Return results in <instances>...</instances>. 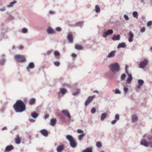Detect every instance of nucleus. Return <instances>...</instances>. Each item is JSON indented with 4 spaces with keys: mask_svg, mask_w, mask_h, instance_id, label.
Segmentation results:
<instances>
[{
    "mask_svg": "<svg viewBox=\"0 0 152 152\" xmlns=\"http://www.w3.org/2000/svg\"><path fill=\"white\" fill-rule=\"evenodd\" d=\"M140 145L145 147L152 148V136L148 134L143 135L140 142Z\"/></svg>",
    "mask_w": 152,
    "mask_h": 152,
    "instance_id": "f257e3e1",
    "label": "nucleus"
},
{
    "mask_svg": "<svg viewBox=\"0 0 152 152\" xmlns=\"http://www.w3.org/2000/svg\"><path fill=\"white\" fill-rule=\"evenodd\" d=\"M13 107L16 112L21 113L26 110L25 104L21 100H18L13 105Z\"/></svg>",
    "mask_w": 152,
    "mask_h": 152,
    "instance_id": "f03ea898",
    "label": "nucleus"
},
{
    "mask_svg": "<svg viewBox=\"0 0 152 152\" xmlns=\"http://www.w3.org/2000/svg\"><path fill=\"white\" fill-rule=\"evenodd\" d=\"M109 67L111 70L114 72L118 71L120 69L119 66L117 63L112 64Z\"/></svg>",
    "mask_w": 152,
    "mask_h": 152,
    "instance_id": "7ed1b4c3",
    "label": "nucleus"
},
{
    "mask_svg": "<svg viewBox=\"0 0 152 152\" xmlns=\"http://www.w3.org/2000/svg\"><path fill=\"white\" fill-rule=\"evenodd\" d=\"M14 58L16 61L18 62H23L26 61V58L24 56L20 55H16Z\"/></svg>",
    "mask_w": 152,
    "mask_h": 152,
    "instance_id": "20e7f679",
    "label": "nucleus"
},
{
    "mask_svg": "<svg viewBox=\"0 0 152 152\" xmlns=\"http://www.w3.org/2000/svg\"><path fill=\"white\" fill-rule=\"evenodd\" d=\"M148 62V60L146 59L141 61L139 65V68L141 69L145 68L147 65Z\"/></svg>",
    "mask_w": 152,
    "mask_h": 152,
    "instance_id": "39448f33",
    "label": "nucleus"
},
{
    "mask_svg": "<svg viewBox=\"0 0 152 152\" xmlns=\"http://www.w3.org/2000/svg\"><path fill=\"white\" fill-rule=\"evenodd\" d=\"M95 97V96L94 95L93 96H89L87 99L86 100L85 105L86 106L88 105L93 99Z\"/></svg>",
    "mask_w": 152,
    "mask_h": 152,
    "instance_id": "423d86ee",
    "label": "nucleus"
},
{
    "mask_svg": "<svg viewBox=\"0 0 152 152\" xmlns=\"http://www.w3.org/2000/svg\"><path fill=\"white\" fill-rule=\"evenodd\" d=\"M127 78L126 80L127 83H130L132 80L133 77L131 73L126 75Z\"/></svg>",
    "mask_w": 152,
    "mask_h": 152,
    "instance_id": "0eeeda50",
    "label": "nucleus"
},
{
    "mask_svg": "<svg viewBox=\"0 0 152 152\" xmlns=\"http://www.w3.org/2000/svg\"><path fill=\"white\" fill-rule=\"evenodd\" d=\"M113 32L112 30H108L103 33V36L104 37H106L108 35L112 34Z\"/></svg>",
    "mask_w": 152,
    "mask_h": 152,
    "instance_id": "6e6552de",
    "label": "nucleus"
},
{
    "mask_svg": "<svg viewBox=\"0 0 152 152\" xmlns=\"http://www.w3.org/2000/svg\"><path fill=\"white\" fill-rule=\"evenodd\" d=\"M129 36L128 41L129 42H131L133 41V38L134 37V34L131 31H129L128 34Z\"/></svg>",
    "mask_w": 152,
    "mask_h": 152,
    "instance_id": "1a4fd4ad",
    "label": "nucleus"
},
{
    "mask_svg": "<svg viewBox=\"0 0 152 152\" xmlns=\"http://www.w3.org/2000/svg\"><path fill=\"white\" fill-rule=\"evenodd\" d=\"M61 112L63 114L66 116L69 119H71V116L69 112L67 110H63Z\"/></svg>",
    "mask_w": 152,
    "mask_h": 152,
    "instance_id": "9d476101",
    "label": "nucleus"
},
{
    "mask_svg": "<svg viewBox=\"0 0 152 152\" xmlns=\"http://www.w3.org/2000/svg\"><path fill=\"white\" fill-rule=\"evenodd\" d=\"M137 82L138 85L137 86V87L138 88H140L142 87L144 83L143 80L141 79L138 80L137 81Z\"/></svg>",
    "mask_w": 152,
    "mask_h": 152,
    "instance_id": "9b49d317",
    "label": "nucleus"
},
{
    "mask_svg": "<svg viewBox=\"0 0 152 152\" xmlns=\"http://www.w3.org/2000/svg\"><path fill=\"white\" fill-rule=\"evenodd\" d=\"M64 145H61L58 146L57 148V151L58 152H61L64 149Z\"/></svg>",
    "mask_w": 152,
    "mask_h": 152,
    "instance_id": "f8f14e48",
    "label": "nucleus"
},
{
    "mask_svg": "<svg viewBox=\"0 0 152 152\" xmlns=\"http://www.w3.org/2000/svg\"><path fill=\"white\" fill-rule=\"evenodd\" d=\"M40 133L45 136L46 137L48 135V131L46 129H43L40 131Z\"/></svg>",
    "mask_w": 152,
    "mask_h": 152,
    "instance_id": "ddd939ff",
    "label": "nucleus"
},
{
    "mask_svg": "<svg viewBox=\"0 0 152 152\" xmlns=\"http://www.w3.org/2000/svg\"><path fill=\"white\" fill-rule=\"evenodd\" d=\"M132 122L135 123L138 120V117L136 115H133L132 117Z\"/></svg>",
    "mask_w": 152,
    "mask_h": 152,
    "instance_id": "4468645a",
    "label": "nucleus"
},
{
    "mask_svg": "<svg viewBox=\"0 0 152 152\" xmlns=\"http://www.w3.org/2000/svg\"><path fill=\"white\" fill-rule=\"evenodd\" d=\"M67 38L68 40L70 43H72L73 41V36L72 34H68L67 36Z\"/></svg>",
    "mask_w": 152,
    "mask_h": 152,
    "instance_id": "2eb2a0df",
    "label": "nucleus"
},
{
    "mask_svg": "<svg viewBox=\"0 0 152 152\" xmlns=\"http://www.w3.org/2000/svg\"><path fill=\"white\" fill-rule=\"evenodd\" d=\"M120 39V36L119 35H114L112 38L113 40H119Z\"/></svg>",
    "mask_w": 152,
    "mask_h": 152,
    "instance_id": "dca6fc26",
    "label": "nucleus"
},
{
    "mask_svg": "<svg viewBox=\"0 0 152 152\" xmlns=\"http://www.w3.org/2000/svg\"><path fill=\"white\" fill-rule=\"evenodd\" d=\"M34 66L35 65L34 63L31 62L29 64L26 68L27 69H28L29 68L33 69L34 67Z\"/></svg>",
    "mask_w": 152,
    "mask_h": 152,
    "instance_id": "f3484780",
    "label": "nucleus"
},
{
    "mask_svg": "<svg viewBox=\"0 0 152 152\" xmlns=\"http://www.w3.org/2000/svg\"><path fill=\"white\" fill-rule=\"evenodd\" d=\"M69 142L71 146L73 148L75 147L77 145V143L74 140L70 142Z\"/></svg>",
    "mask_w": 152,
    "mask_h": 152,
    "instance_id": "a211bd4d",
    "label": "nucleus"
},
{
    "mask_svg": "<svg viewBox=\"0 0 152 152\" xmlns=\"http://www.w3.org/2000/svg\"><path fill=\"white\" fill-rule=\"evenodd\" d=\"M13 148V146L12 145H10L7 146L5 148V150L6 151H10L12 150Z\"/></svg>",
    "mask_w": 152,
    "mask_h": 152,
    "instance_id": "6ab92c4d",
    "label": "nucleus"
},
{
    "mask_svg": "<svg viewBox=\"0 0 152 152\" xmlns=\"http://www.w3.org/2000/svg\"><path fill=\"white\" fill-rule=\"evenodd\" d=\"M75 48L76 49H77L79 50H80L83 49V47L81 45L77 44L75 46Z\"/></svg>",
    "mask_w": 152,
    "mask_h": 152,
    "instance_id": "aec40b11",
    "label": "nucleus"
},
{
    "mask_svg": "<svg viewBox=\"0 0 152 152\" xmlns=\"http://www.w3.org/2000/svg\"><path fill=\"white\" fill-rule=\"evenodd\" d=\"M115 52L116 51L115 50L112 51L107 56V57L110 58L113 57L115 54Z\"/></svg>",
    "mask_w": 152,
    "mask_h": 152,
    "instance_id": "412c9836",
    "label": "nucleus"
},
{
    "mask_svg": "<svg viewBox=\"0 0 152 152\" xmlns=\"http://www.w3.org/2000/svg\"><path fill=\"white\" fill-rule=\"evenodd\" d=\"M56 120L55 119H52L50 120V124L52 126H54L56 123Z\"/></svg>",
    "mask_w": 152,
    "mask_h": 152,
    "instance_id": "4be33fe9",
    "label": "nucleus"
},
{
    "mask_svg": "<svg viewBox=\"0 0 152 152\" xmlns=\"http://www.w3.org/2000/svg\"><path fill=\"white\" fill-rule=\"evenodd\" d=\"M82 152H92V148H88L83 150Z\"/></svg>",
    "mask_w": 152,
    "mask_h": 152,
    "instance_id": "5701e85b",
    "label": "nucleus"
},
{
    "mask_svg": "<svg viewBox=\"0 0 152 152\" xmlns=\"http://www.w3.org/2000/svg\"><path fill=\"white\" fill-rule=\"evenodd\" d=\"M36 100L34 98L31 99L29 101V103L30 105L34 104Z\"/></svg>",
    "mask_w": 152,
    "mask_h": 152,
    "instance_id": "b1692460",
    "label": "nucleus"
},
{
    "mask_svg": "<svg viewBox=\"0 0 152 152\" xmlns=\"http://www.w3.org/2000/svg\"><path fill=\"white\" fill-rule=\"evenodd\" d=\"M107 114L105 113H103L101 114V120L102 121L106 117Z\"/></svg>",
    "mask_w": 152,
    "mask_h": 152,
    "instance_id": "393cba45",
    "label": "nucleus"
},
{
    "mask_svg": "<svg viewBox=\"0 0 152 152\" xmlns=\"http://www.w3.org/2000/svg\"><path fill=\"white\" fill-rule=\"evenodd\" d=\"M66 137L69 142L73 140V137L71 135H67Z\"/></svg>",
    "mask_w": 152,
    "mask_h": 152,
    "instance_id": "a878e982",
    "label": "nucleus"
},
{
    "mask_svg": "<svg viewBox=\"0 0 152 152\" xmlns=\"http://www.w3.org/2000/svg\"><path fill=\"white\" fill-rule=\"evenodd\" d=\"M15 140L17 144H19L20 142V138L19 136H17V137L15 139Z\"/></svg>",
    "mask_w": 152,
    "mask_h": 152,
    "instance_id": "bb28decb",
    "label": "nucleus"
},
{
    "mask_svg": "<svg viewBox=\"0 0 152 152\" xmlns=\"http://www.w3.org/2000/svg\"><path fill=\"white\" fill-rule=\"evenodd\" d=\"M47 32L48 33L53 34L54 33L53 29L51 28H48L47 30Z\"/></svg>",
    "mask_w": 152,
    "mask_h": 152,
    "instance_id": "cd10ccee",
    "label": "nucleus"
},
{
    "mask_svg": "<svg viewBox=\"0 0 152 152\" xmlns=\"http://www.w3.org/2000/svg\"><path fill=\"white\" fill-rule=\"evenodd\" d=\"M132 15H133V17L134 18H135L137 19L138 18V12L137 11H134L132 13Z\"/></svg>",
    "mask_w": 152,
    "mask_h": 152,
    "instance_id": "c85d7f7f",
    "label": "nucleus"
},
{
    "mask_svg": "<svg viewBox=\"0 0 152 152\" xmlns=\"http://www.w3.org/2000/svg\"><path fill=\"white\" fill-rule=\"evenodd\" d=\"M38 115V114L35 112H33L31 113V115L34 118H36Z\"/></svg>",
    "mask_w": 152,
    "mask_h": 152,
    "instance_id": "c756f323",
    "label": "nucleus"
},
{
    "mask_svg": "<svg viewBox=\"0 0 152 152\" xmlns=\"http://www.w3.org/2000/svg\"><path fill=\"white\" fill-rule=\"evenodd\" d=\"M60 91L62 94H64L67 91L65 89L62 88L60 89Z\"/></svg>",
    "mask_w": 152,
    "mask_h": 152,
    "instance_id": "7c9ffc66",
    "label": "nucleus"
},
{
    "mask_svg": "<svg viewBox=\"0 0 152 152\" xmlns=\"http://www.w3.org/2000/svg\"><path fill=\"white\" fill-rule=\"evenodd\" d=\"M121 48H124V42H122L118 45L117 47L119 49Z\"/></svg>",
    "mask_w": 152,
    "mask_h": 152,
    "instance_id": "2f4dec72",
    "label": "nucleus"
},
{
    "mask_svg": "<svg viewBox=\"0 0 152 152\" xmlns=\"http://www.w3.org/2000/svg\"><path fill=\"white\" fill-rule=\"evenodd\" d=\"M95 11L96 12H99L100 11V8L98 5H96L95 7Z\"/></svg>",
    "mask_w": 152,
    "mask_h": 152,
    "instance_id": "473e14b6",
    "label": "nucleus"
},
{
    "mask_svg": "<svg viewBox=\"0 0 152 152\" xmlns=\"http://www.w3.org/2000/svg\"><path fill=\"white\" fill-rule=\"evenodd\" d=\"M96 146L98 147H101L102 146V144L101 142H97L96 143Z\"/></svg>",
    "mask_w": 152,
    "mask_h": 152,
    "instance_id": "72a5a7b5",
    "label": "nucleus"
},
{
    "mask_svg": "<svg viewBox=\"0 0 152 152\" xmlns=\"http://www.w3.org/2000/svg\"><path fill=\"white\" fill-rule=\"evenodd\" d=\"M125 72H126V74L124 73V79H125V77H126V75L131 73V72H128L127 69H125Z\"/></svg>",
    "mask_w": 152,
    "mask_h": 152,
    "instance_id": "f704fd0d",
    "label": "nucleus"
},
{
    "mask_svg": "<svg viewBox=\"0 0 152 152\" xmlns=\"http://www.w3.org/2000/svg\"><path fill=\"white\" fill-rule=\"evenodd\" d=\"M85 135V134H82L79 135L78 139L80 140H82L83 137Z\"/></svg>",
    "mask_w": 152,
    "mask_h": 152,
    "instance_id": "c9c22d12",
    "label": "nucleus"
},
{
    "mask_svg": "<svg viewBox=\"0 0 152 152\" xmlns=\"http://www.w3.org/2000/svg\"><path fill=\"white\" fill-rule=\"evenodd\" d=\"M113 91L115 92V93L116 94H120L121 92L118 89H116L115 90H113Z\"/></svg>",
    "mask_w": 152,
    "mask_h": 152,
    "instance_id": "e433bc0d",
    "label": "nucleus"
},
{
    "mask_svg": "<svg viewBox=\"0 0 152 152\" xmlns=\"http://www.w3.org/2000/svg\"><path fill=\"white\" fill-rule=\"evenodd\" d=\"M27 31L28 30L26 28H23L22 31V32L24 33H26L27 32Z\"/></svg>",
    "mask_w": 152,
    "mask_h": 152,
    "instance_id": "4c0bfd02",
    "label": "nucleus"
},
{
    "mask_svg": "<svg viewBox=\"0 0 152 152\" xmlns=\"http://www.w3.org/2000/svg\"><path fill=\"white\" fill-rule=\"evenodd\" d=\"M16 1H13V2H11L9 6V7H12V6L13 5L15 4L16 3Z\"/></svg>",
    "mask_w": 152,
    "mask_h": 152,
    "instance_id": "58836bf2",
    "label": "nucleus"
},
{
    "mask_svg": "<svg viewBox=\"0 0 152 152\" xmlns=\"http://www.w3.org/2000/svg\"><path fill=\"white\" fill-rule=\"evenodd\" d=\"M54 64L56 66H58L60 65V63L58 61H55L54 62Z\"/></svg>",
    "mask_w": 152,
    "mask_h": 152,
    "instance_id": "ea45409f",
    "label": "nucleus"
},
{
    "mask_svg": "<svg viewBox=\"0 0 152 152\" xmlns=\"http://www.w3.org/2000/svg\"><path fill=\"white\" fill-rule=\"evenodd\" d=\"M152 25V21H150L148 22L147 24V26H148L149 27L151 26Z\"/></svg>",
    "mask_w": 152,
    "mask_h": 152,
    "instance_id": "a19ab883",
    "label": "nucleus"
},
{
    "mask_svg": "<svg viewBox=\"0 0 152 152\" xmlns=\"http://www.w3.org/2000/svg\"><path fill=\"white\" fill-rule=\"evenodd\" d=\"M96 111V110L94 107H93L92 108L91 112L92 113H94Z\"/></svg>",
    "mask_w": 152,
    "mask_h": 152,
    "instance_id": "79ce46f5",
    "label": "nucleus"
},
{
    "mask_svg": "<svg viewBox=\"0 0 152 152\" xmlns=\"http://www.w3.org/2000/svg\"><path fill=\"white\" fill-rule=\"evenodd\" d=\"M80 93V91L79 90H77L75 92L73 93V95L74 96H75L76 95Z\"/></svg>",
    "mask_w": 152,
    "mask_h": 152,
    "instance_id": "37998d69",
    "label": "nucleus"
},
{
    "mask_svg": "<svg viewBox=\"0 0 152 152\" xmlns=\"http://www.w3.org/2000/svg\"><path fill=\"white\" fill-rule=\"evenodd\" d=\"M5 61V60L4 59H3L2 60L0 61V64L1 65H3Z\"/></svg>",
    "mask_w": 152,
    "mask_h": 152,
    "instance_id": "c03bdc74",
    "label": "nucleus"
},
{
    "mask_svg": "<svg viewBox=\"0 0 152 152\" xmlns=\"http://www.w3.org/2000/svg\"><path fill=\"white\" fill-rule=\"evenodd\" d=\"M54 54L55 56H58L60 55V53L57 51H55L54 53Z\"/></svg>",
    "mask_w": 152,
    "mask_h": 152,
    "instance_id": "a18cd8bd",
    "label": "nucleus"
},
{
    "mask_svg": "<svg viewBox=\"0 0 152 152\" xmlns=\"http://www.w3.org/2000/svg\"><path fill=\"white\" fill-rule=\"evenodd\" d=\"M115 118L117 120H118L119 118V115L118 114H117L115 115Z\"/></svg>",
    "mask_w": 152,
    "mask_h": 152,
    "instance_id": "49530a36",
    "label": "nucleus"
},
{
    "mask_svg": "<svg viewBox=\"0 0 152 152\" xmlns=\"http://www.w3.org/2000/svg\"><path fill=\"white\" fill-rule=\"evenodd\" d=\"M145 27H143L141 28L140 30V31L141 32L143 33L145 31Z\"/></svg>",
    "mask_w": 152,
    "mask_h": 152,
    "instance_id": "de8ad7c7",
    "label": "nucleus"
},
{
    "mask_svg": "<svg viewBox=\"0 0 152 152\" xmlns=\"http://www.w3.org/2000/svg\"><path fill=\"white\" fill-rule=\"evenodd\" d=\"M77 132L78 133H83V131L80 129H78L77 130Z\"/></svg>",
    "mask_w": 152,
    "mask_h": 152,
    "instance_id": "09e8293b",
    "label": "nucleus"
},
{
    "mask_svg": "<svg viewBox=\"0 0 152 152\" xmlns=\"http://www.w3.org/2000/svg\"><path fill=\"white\" fill-rule=\"evenodd\" d=\"M124 18L126 20H129V18L128 16L126 15H124Z\"/></svg>",
    "mask_w": 152,
    "mask_h": 152,
    "instance_id": "8fccbe9b",
    "label": "nucleus"
},
{
    "mask_svg": "<svg viewBox=\"0 0 152 152\" xmlns=\"http://www.w3.org/2000/svg\"><path fill=\"white\" fill-rule=\"evenodd\" d=\"M116 122H117V120H114L111 122V123L112 124H115Z\"/></svg>",
    "mask_w": 152,
    "mask_h": 152,
    "instance_id": "3c124183",
    "label": "nucleus"
},
{
    "mask_svg": "<svg viewBox=\"0 0 152 152\" xmlns=\"http://www.w3.org/2000/svg\"><path fill=\"white\" fill-rule=\"evenodd\" d=\"M71 56L73 57H75L77 56V55L75 53H72L71 54Z\"/></svg>",
    "mask_w": 152,
    "mask_h": 152,
    "instance_id": "603ef678",
    "label": "nucleus"
},
{
    "mask_svg": "<svg viewBox=\"0 0 152 152\" xmlns=\"http://www.w3.org/2000/svg\"><path fill=\"white\" fill-rule=\"evenodd\" d=\"M128 90V88L126 87L124 88V92L126 93L127 91Z\"/></svg>",
    "mask_w": 152,
    "mask_h": 152,
    "instance_id": "864d4df0",
    "label": "nucleus"
},
{
    "mask_svg": "<svg viewBox=\"0 0 152 152\" xmlns=\"http://www.w3.org/2000/svg\"><path fill=\"white\" fill-rule=\"evenodd\" d=\"M56 30L58 31H60L61 30V28L60 27H57L56 28Z\"/></svg>",
    "mask_w": 152,
    "mask_h": 152,
    "instance_id": "5fc2aeb1",
    "label": "nucleus"
},
{
    "mask_svg": "<svg viewBox=\"0 0 152 152\" xmlns=\"http://www.w3.org/2000/svg\"><path fill=\"white\" fill-rule=\"evenodd\" d=\"M29 120L31 122H34V120L33 119H29Z\"/></svg>",
    "mask_w": 152,
    "mask_h": 152,
    "instance_id": "6e6d98bb",
    "label": "nucleus"
},
{
    "mask_svg": "<svg viewBox=\"0 0 152 152\" xmlns=\"http://www.w3.org/2000/svg\"><path fill=\"white\" fill-rule=\"evenodd\" d=\"M5 10V9L4 7L0 9V10L1 11H4Z\"/></svg>",
    "mask_w": 152,
    "mask_h": 152,
    "instance_id": "4d7b16f0",
    "label": "nucleus"
},
{
    "mask_svg": "<svg viewBox=\"0 0 152 152\" xmlns=\"http://www.w3.org/2000/svg\"><path fill=\"white\" fill-rule=\"evenodd\" d=\"M145 0H141V2L143 4H145V3L144 2Z\"/></svg>",
    "mask_w": 152,
    "mask_h": 152,
    "instance_id": "13d9d810",
    "label": "nucleus"
},
{
    "mask_svg": "<svg viewBox=\"0 0 152 152\" xmlns=\"http://www.w3.org/2000/svg\"><path fill=\"white\" fill-rule=\"evenodd\" d=\"M19 48L20 49H22L23 48V46L20 45L19 46Z\"/></svg>",
    "mask_w": 152,
    "mask_h": 152,
    "instance_id": "bf43d9fd",
    "label": "nucleus"
},
{
    "mask_svg": "<svg viewBox=\"0 0 152 152\" xmlns=\"http://www.w3.org/2000/svg\"><path fill=\"white\" fill-rule=\"evenodd\" d=\"M48 117H49V115H48L47 114V115H45V118H47Z\"/></svg>",
    "mask_w": 152,
    "mask_h": 152,
    "instance_id": "052dcab7",
    "label": "nucleus"
},
{
    "mask_svg": "<svg viewBox=\"0 0 152 152\" xmlns=\"http://www.w3.org/2000/svg\"><path fill=\"white\" fill-rule=\"evenodd\" d=\"M121 78L122 80L124 79V74L122 75Z\"/></svg>",
    "mask_w": 152,
    "mask_h": 152,
    "instance_id": "680f3d73",
    "label": "nucleus"
},
{
    "mask_svg": "<svg viewBox=\"0 0 152 152\" xmlns=\"http://www.w3.org/2000/svg\"><path fill=\"white\" fill-rule=\"evenodd\" d=\"M128 67H129V66L128 65H125V69H128Z\"/></svg>",
    "mask_w": 152,
    "mask_h": 152,
    "instance_id": "e2e57ef3",
    "label": "nucleus"
},
{
    "mask_svg": "<svg viewBox=\"0 0 152 152\" xmlns=\"http://www.w3.org/2000/svg\"><path fill=\"white\" fill-rule=\"evenodd\" d=\"M51 53V51H48L47 52V54H48V55H49L50 54V53Z\"/></svg>",
    "mask_w": 152,
    "mask_h": 152,
    "instance_id": "0e129e2a",
    "label": "nucleus"
},
{
    "mask_svg": "<svg viewBox=\"0 0 152 152\" xmlns=\"http://www.w3.org/2000/svg\"><path fill=\"white\" fill-rule=\"evenodd\" d=\"M7 129V127H4L2 129V130H4L6 129Z\"/></svg>",
    "mask_w": 152,
    "mask_h": 152,
    "instance_id": "69168bd1",
    "label": "nucleus"
},
{
    "mask_svg": "<svg viewBox=\"0 0 152 152\" xmlns=\"http://www.w3.org/2000/svg\"><path fill=\"white\" fill-rule=\"evenodd\" d=\"M93 93H97L99 94V92L98 91H93Z\"/></svg>",
    "mask_w": 152,
    "mask_h": 152,
    "instance_id": "338daca9",
    "label": "nucleus"
},
{
    "mask_svg": "<svg viewBox=\"0 0 152 152\" xmlns=\"http://www.w3.org/2000/svg\"><path fill=\"white\" fill-rule=\"evenodd\" d=\"M124 47H125L126 45H125V44L124 42Z\"/></svg>",
    "mask_w": 152,
    "mask_h": 152,
    "instance_id": "774afa93",
    "label": "nucleus"
}]
</instances>
